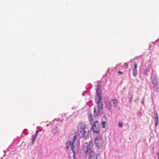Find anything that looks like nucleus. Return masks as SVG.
I'll return each instance as SVG.
<instances>
[{"label":"nucleus","mask_w":159,"mask_h":159,"mask_svg":"<svg viewBox=\"0 0 159 159\" xmlns=\"http://www.w3.org/2000/svg\"><path fill=\"white\" fill-rule=\"evenodd\" d=\"M97 95L96 96L95 100L97 104V110L96 111V109L94 108V113L95 115L98 116V114H102L103 113V104L102 102V98L101 96V92L100 89L98 88L96 90Z\"/></svg>","instance_id":"1"},{"label":"nucleus","mask_w":159,"mask_h":159,"mask_svg":"<svg viewBox=\"0 0 159 159\" xmlns=\"http://www.w3.org/2000/svg\"><path fill=\"white\" fill-rule=\"evenodd\" d=\"M69 140L66 143V148L68 149L70 147L71 149L74 153L77 150L78 147L79 143H76V136L75 134H70L69 137Z\"/></svg>","instance_id":"2"},{"label":"nucleus","mask_w":159,"mask_h":159,"mask_svg":"<svg viewBox=\"0 0 159 159\" xmlns=\"http://www.w3.org/2000/svg\"><path fill=\"white\" fill-rule=\"evenodd\" d=\"M88 125L83 123L80 124L77 129V134L79 137L81 138H83L85 139H87L89 137L88 133Z\"/></svg>","instance_id":"3"},{"label":"nucleus","mask_w":159,"mask_h":159,"mask_svg":"<svg viewBox=\"0 0 159 159\" xmlns=\"http://www.w3.org/2000/svg\"><path fill=\"white\" fill-rule=\"evenodd\" d=\"M151 80L154 90L156 92H159V80L156 76H152Z\"/></svg>","instance_id":"4"},{"label":"nucleus","mask_w":159,"mask_h":159,"mask_svg":"<svg viewBox=\"0 0 159 159\" xmlns=\"http://www.w3.org/2000/svg\"><path fill=\"white\" fill-rule=\"evenodd\" d=\"M95 143L97 147L99 148H102L104 145V141L102 136L98 135L97 136L95 140Z\"/></svg>","instance_id":"5"},{"label":"nucleus","mask_w":159,"mask_h":159,"mask_svg":"<svg viewBox=\"0 0 159 159\" xmlns=\"http://www.w3.org/2000/svg\"><path fill=\"white\" fill-rule=\"evenodd\" d=\"M93 141L91 140L89 143H85L84 144L82 149L85 154H87L89 151L92 149L93 146Z\"/></svg>","instance_id":"6"},{"label":"nucleus","mask_w":159,"mask_h":159,"mask_svg":"<svg viewBox=\"0 0 159 159\" xmlns=\"http://www.w3.org/2000/svg\"><path fill=\"white\" fill-rule=\"evenodd\" d=\"M100 125V124L99 123L98 121H96L93 123L92 128L93 129L94 134H98L99 133Z\"/></svg>","instance_id":"7"},{"label":"nucleus","mask_w":159,"mask_h":159,"mask_svg":"<svg viewBox=\"0 0 159 159\" xmlns=\"http://www.w3.org/2000/svg\"><path fill=\"white\" fill-rule=\"evenodd\" d=\"M154 114L155 118V126H157L158 123L159 118L158 115V113L157 111H154Z\"/></svg>","instance_id":"8"},{"label":"nucleus","mask_w":159,"mask_h":159,"mask_svg":"<svg viewBox=\"0 0 159 159\" xmlns=\"http://www.w3.org/2000/svg\"><path fill=\"white\" fill-rule=\"evenodd\" d=\"M89 159H97V155L93 151H91L89 152Z\"/></svg>","instance_id":"9"},{"label":"nucleus","mask_w":159,"mask_h":159,"mask_svg":"<svg viewBox=\"0 0 159 159\" xmlns=\"http://www.w3.org/2000/svg\"><path fill=\"white\" fill-rule=\"evenodd\" d=\"M137 64L135 62L134 63V66L133 69V74L134 77H136L137 75Z\"/></svg>","instance_id":"10"},{"label":"nucleus","mask_w":159,"mask_h":159,"mask_svg":"<svg viewBox=\"0 0 159 159\" xmlns=\"http://www.w3.org/2000/svg\"><path fill=\"white\" fill-rule=\"evenodd\" d=\"M111 102L112 104V106L115 107L117 106L118 104V102L117 100L115 99H114L111 100Z\"/></svg>","instance_id":"11"},{"label":"nucleus","mask_w":159,"mask_h":159,"mask_svg":"<svg viewBox=\"0 0 159 159\" xmlns=\"http://www.w3.org/2000/svg\"><path fill=\"white\" fill-rule=\"evenodd\" d=\"M106 104L107 108L108 109H111V107L112 106V105L111 101H110L107 102Z\"/></svg>","instance_id":"12"},{"label":"nucleus","mask_w":159,"mask_h":159,"mask_svg":"<svg viewBox=\"0 0 159 159\" xmlns=\"http://www.w3.org/2000/svg\"><path fill=\"white\" fill-rule=\"evenodd\" d=\"M89 119L90 123L92 124L93 121V119L92 118V116L90 113H88Z\"/></svg>","instance_id":"13"},{"label":"nucleus","mask_w":159,"mask_h":159,"mask_svg":"<svg viewBox=\"0 0 159 159\" xmlns=\"http://www.w3.org/2000/svg\"><path fill=\"white\" fill-rule=\"evenodd\" d=\"M129 95L130 96V97L129 98V103H130L132 102V99L133 98V95L132 93L130 94Z\"/></svg>","instance_id":"14"},{"label":"nucleus","mask_w":159,"mask_h":159,"mask_svg":"<svg viewBox=\"0 0 159 159\" xmlns=\"http://www.w3.org/2000/svg\"><path fill=\"white\" fill-rule=\"evenodd\" d=\"M36 138L33 137V139H32L31 143H30V145H32L34 143Z\"/></svg>","instance_id":"15"},{"label":"nucleus","mask_w":159,"mask_h":159,"mask_svg":"<svg viewBox=\"0 0 159 159\" xmlns=\"http://www.w3.org/2000/svg\"><path fill=\"white\" fill-rule=\"evenodd\" d=\"M123 66L126 69V68H127L128 66V64L127 63H125L124 64Z\"/></svg>","instance_id":"16"},{"label":"nucleus","mask_w":159,"mask_h":159,"mask_svg":"<svg viewBox=\"0 0 159 159\" xmlns=\"http://www.w3.org/2000/svg\"><path fill=\"white\" fill-rule=\"evenodd\" d=\"M106 124V122L105 121H103L102 123L103 128H105Z\"/></svg>","instance_id":"17"},{"label":"nucleus","mask_w":159,"mask_h":159,"mask_svg":"<svg viewBox=\"0 0 159 159\" xmlns=\"http://www.w3.org/2000/svg\"><path fill=\"white\" fill-rule=\"evenodd\" d=\"M123 126V124L122 122H120L119 123V126L120 127H122Z\"/></svg>","instance_id":"18"},{"label":"nucleus","mask_w":159,"mask_h":159,"mask_svg":"<svg viewBox=\"0 0 159 159\" xmlns=\"http://www.w3.org/2000/svg\"><path fill=\"white\" fill-rule=\"evenodd\" d=\"M38 133V131H36V134H35V135L34 136V137L35 138H37Z\"/></svg>","instance_id":"19"},{"label":"nucleus","mask_w":159,"mask_h":159,"mask_svg":"<svg viewBox=\"0 0 159 159\" xmlns=\"http://www.w3.org/2000/svg\"><path fill=\"white\" fill-rule=\"evenodd\" d=\"M69 159H76V158L75 157L74 154L73 156L72 157H70Z\"/></svg>","instance_id":"20"},{"label":"nucleus","mask_w":159,"mask_h":159,"mask_svg":"<svg viewBox=\"0 0 159 159\" xmlns=\"http://www.w3.org/2000/svg\"><path fill=\"white\" fill-rule=\"evenodd\" d=\"M118 73L119 74H122L123 73V72H122L120 71H118Z\"/></svg>","instance_id":"21"},{"label":"nucleus","mask_w":159,"mask_h":159,"mask_svg":"<svg viewBox=\"0 0 159 159\" xmlns=\"http://www.w3.org/2000/svg\"><path fill=\"white\" fill-rule=\"evenodd\" d=\"M148 70L147 69H145V75L147 74V72Z\"/></svg>","instance_id":"22"}]
</instances>
